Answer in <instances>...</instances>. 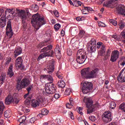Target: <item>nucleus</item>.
<instances>
[{"label":"nucleus","mask_w":125,"mask_h":125,"mask_svg":"<svg viewBox=\"0 0 125 125\" xmlns=\"http://www.w3.org/2000/svg\"><path fill=\"white\" fill-rule=\"evenodd\" d=\"M14 13H15V9H7L5 12V17L7 19H8L6 28V34L8 36L9 39H10L13 36L12 26L10 21L13 19Z\"/></svg>","instance_id":"1"},{"label":"nucleus","mask_w":125,"mask_h":125,"mask_svg":"<svg viewBox=\"0 0 125 125\" xmlns=\"http://www.w3.org/2000/svg\"><path fill=\"white\" fill-rule=\"evenodd\" d=\"M41 81L43 80H47L49 83L45 85V92L46 94H53L55 93L56 90L54 87V85L52 83H53V77L50 75H43L40 76Z\"/></svg>","instance_id":"2"},{"label":"nucleus","mask_w":125,"mask_h":125,"mask_svg":"<svg viewBox=\"0 0 125 125\" xmlns=\"http://www.w3.org/2000/svg\"><path fill=\"white\" fill-rule=\"evenodd\" d=\"M99 69L95 68L90 70V68H85L81 70V76L83 79H95L98 73Z\"/></svg>","instance_id":"3"},{"label":"nucleus","mask_w":125,"mask_h":125,"mask_svg":"<svg viewBox=\"0 0 125 125\" xmlns=\"http://www.w3.org/2000/svg\"><path fill=\"white\" fill-rule=\"evenodd\" d=\"M32 18L31 24L33 27L36 29V31H38L42 25H44L46 23L44 18L39 15V14L33 15Z\"/></svg>","instance_id":"4"},{"label":"nucleus","mask_w":125,"mask_h":125,"mask_svg":"<svg viewBox=\"0 0 125 125\" xmlns=\"http://www.w3.org/2000/svg\"><path fill=\"white\" fill-rule=\"evenodd\" d=\"M21 81L20 80H18L16 86V88L18 91L21 90L22 88H24L25 86H28L30 84V80L28 79L23 78L21 83H20Z\"/></svg>","instance_id":"5"},{"label":"nucleus","mask_w":125,"mask_h":125,"mask_svg":"<svg viewBox=\"0 0 125 125\" xmlns=\"http://www.w3.org/2000/svg\"><path fill=\"white\" fill-rule=\"evenodd\" d=\"M16 14L19 17H20V18H21L23 23H25L26 22V20H27V19L29 18V15H28V14L26 13L25 12V11L23 10L17 9Z\"/></svg>","instance_id":"6"},{"label":"nucleus","mask_w":125,"mask_h":125,"mask_svg":"<svg viewBox=\"0 0 125 125\" xmlns=\"http://www.w3.org/2000/svg\"><path fill=\"white\" fill-rule=\"evenodd\" d=\"M92 87V83L88 82H84L82 87V92H83L84 94H86L91 90Z\"/></svg>","instance_id":"7"},{"label":"nucleus","mask_w":125,"mask_h":125,"mask_svg":"<svg viewBox=\"0 0 125 125\" xmlns=\"http://www.w3.org/2000/svg\"><path fill=\"white\" fill-rule=\"evenodd\" d=\"M89 45L88 46V52L93 53L96 51V40L92 39L89 42Z\"/></svg>","instance_id":"8"},{"label":"nucleus","mask_w":125,"mask_h":125,"mask_svg":"<svg viewBox=\"0 0 125 125\" xmlns=\"http://www.w3.org/2000/svg\"><path fill=\"white\" fill-rule=\"evenodd\" d=\"M54 63L55 61L52 60L48 62V65L44 69V71H47L48 74H51L54 71Z\"/></svg>","instance_id":"9"},{"label":"nucleus","mask_w":125,"mask_h":125,"mask_svg":"<svg viewBox=\"0 0 125 125\" xmlns=\"http://www.w3.org/2000/svg\"><path fill=\"white\" fill-rule=\"evenodd\" d=\"M103 120L105 124H108L112 121V113L110 111L105 112L103 115Z\"/></svg>","instance_id":"10"},{"label":"nucleus","mask_w":125,"mask_h":125,"mask_svg":"<svg viewBox=\"0 0 125 125\" xmlns=\"http://www.w3.org/2000/svg\"><path fill=\"white\" fill-rule=\"evenodd\" d=\"M120 52L118 50H114L111 53L110 58V61L112 62H116L117 60L119 58Z\"/></svg>","instance_id":"11"},{"label":"nucleus","mask_w":125,"mask_h":125,"mask_svg":"<svg viewBox=\"0 0 125 125\" xmlns=\"http://www.w3.org/2000/svg\"><path fill=\"white\" fill-rule=\"evenodd\" d=\"M54 55V52L52 50L49 51L48 52H45L42 54H41L38 58V61H40L41 59H42V58H44V57H46V56H53Z\"/></svg>","instance_id":"12"},{"label":"nucleus","mask_w":125,"mask_h":125,"mask_svg":"<svg viewBox=\"0 0 125 125\" xmlns=\"http://www.w3.org/2000/svg\"><path fill=\"white\" fill-rule=\"evenodd\" d=\"M83 101L84 103H85L86 104V108H89L92 107V104H93V102H92V100L91 99V98L85 97L84 98Z\"/></svg>","instance_id":"13"},{"label":"nucleus","mask_w":125,"mask_h":125,"mask_svg":"<svg viewBox=\"0 0 125 125\" xmlns=\"http://www.w3.org/2000/svg\"><path fill=\"white\" fill-rule=\"evenodd\" d=\"M117 11L118 13L125 16V6L124 5H118L116 7Z\"/></svg>","instance_id":"14"},{"label":"nucleus","mask_w":125,"mask_h":125,"mask_svg":"<svg viewBox=\"0 0 125 125\" xmlns=\"http://www.w3.org/2000/svg\"><path fill=\"white\" fill-rule=\"evenodd\" d=\"M77 57H82L84 58H87L86 56V53L83 49H79L77 54Z\"/></svg>","instance_id":"15"},{"label":"nucleus","mask_w":125,"mask_h":125,"mask_svg":"<svg viewBox=\"0 0 125 125\" xmlns=\"http://www.w3.org/2000/svg\"><path fill=\"white\" fill-rule=\"evenodd\" d=\"M118 0H109L108 1H105L104 3V6H105V7H110L111 8H113L114 7V1H116Z\"/></svg>","instance_id":"16"},{"label":"nucleus","mask_w":125,"mask_h":125,"mask_svg":"<svg viewBox=\"0 0 125 125\" xmlns=\"http://www.w3.org/2000/svg\"><path fill=\"white\" fill-rule=\"evenodd\" d=\"M14 101V100L13 99V97H12V95L9 94L8 96V97L6 98L5 100V104L7 105H8L10 104L12 102H13Z\"/></svg>","instance_id":"17"},{"label":"nucleus","mask_w":125,"mask_h":125,"mask_svg":"<svg viewBox=\"0 0 125 125\" xmlns=\"http://www.w3.org/2000/svg\"><path fill=\"white\" fill-rule=\"evenodd\" d=\"M7 75L10 78H12L14 76V73L13 72V65L11 64L8 69Z\"/></svg>","instance_id":"18"},{"label":"nucleus","mask_w":125,"mask_h":125,"mask_svg":"<svg viewBox=\"0 0 125 125\" xmlns=\"http://www.w3.org/2000/svg\"><path fill=\"white\" fill-rule=\"evenodd\" d=\"M24 99H26L25 102L27 104H30V101L32 99V96L30 95L29 93H27L24 95Z\"/></svg>","instance_id":"19"},{"label":"nucleus","mask_w":125,"mask_h":125,"mask_svg":"<svg viewBox=\"0 0 125 125\" xmlns=\"http://www.w3.org/2000/svg\"><path fill=\"white\" fill-rule=\"evenodd\" d=\"M22 53V49L21 47H19L18 48H16L15 51H14V55L15 58L17 57V56L20 55Z\"/></svg>","instance_id":"20"},{"label":"nucleus","mask_w":125,"mask_h":125,"mask_svg":"<svg viewBox=\"0 0 125 125\" xmlns=\"http://www.w3.org/2000/svg\"><path fill=\"white\" fill-rule=\"evenodd\" d=\"M26 119H27L26 116H21L18 120V122H19V125H25V123H26Z\"/></svg>","instance_id":"21"},{"label":"nucleus","mask_w":125,"mask_h":125,"mask_svg":"<svg viewBox=\"0 0 125 125\" xmlns=\"http://www.w3.org/2000/svg\"><path fill=\"white\" fill-rule=\"evenodd\" d=\"M83 8L81 11L82 12L83 14L84 15H86L87 14V13H85L84 12L85 11V10H87V11H88V12H89V11H93V9H92V8L90 7H88V6H83Z\"/></svg>","instance_id":"22"},{"label":"nucleus","mask_w":125,"mask_h":125,"mask_svg":"<svg viewBox=\"0 0 125 125\" xmlns=\"http://www.w3.org/2000/svg\"><path fill=\"white\" fill-rule=\"evenodd\" d=\"M106 52V49L105 48V45H102L101 47V50L99 51L98 55L100 56H104Z\"/></svg>","instance_id":"23"},{"label":"nucleus","mask_w":125,"mask_h":125,"mask_svg":"<svg viewBox=\"0 0 125 125\" xmlns=\"http://www.w3.org/2000/svg\"><path fill=\"white\" fill-rule=\"evenodd\" d=\"M55 54L56 56H58V58H61V51H60V47L59 46H57L56 49H55Z\"/></svg>","instance_id":"24"},{"label":"nucleus","mask_w":125,"mask_h":125,"mask_svg":"<svg viewBox=\"0 0 125 125\" xmlns=\"http://www.w3.org/2000/svg\"><path fill=\"white\" fill-rule=\"evenodd\" d=\"M6 25V21H5V18L1 17L0 19V28H3L5 27Z\"/></svg>","instance_id":"25"},{"label":"nucleus","mask_w":125,"mask_h":125,"mask_svg":"<svg viewBox=\"0 0 125 125\" xmlns=\"http://www.w3.org/2000/svg\"><path fill=\"white\" fill-rule=\"evenodd\" d=\"M22 58L19 57L16 60V66L20 68L21 65H22Z\"/></svg>","instance_id":"26"},{"label":"nucleus","mask_w":125,"mask_h":125,"mask_svg":"<svg viewBox=\"0 0 125 125\" xmlns=\"http://www.w3.org/2000/svg\"><path fill=\"white\" fill-rule=\"evenodd\" d=\"M87 58H81V57H77L76 61L79 64H83L85 62V60Z\"/></svg>","instance_id":"27"},{"label":"nucleus","mask_w":125,"mask_h":125,"mask_svg":"<svg viewBox=\"0 0 125 125\" xmlns=\"http://www.w3.org/2000/svg\"><path fill=\"white\" fill-rule=\"evenodd\" d=\"M74 104H75L74 100L73 99L70 98L69 99V103L66 104V108H67V109H72V107L74 106Z\"/></svg>","instance_id":"28"},{"label":"nucleus","mask_w":125,"mask_h":125,"mask_svg":"<svg viewBox=\"0 0 125 125\" xmlns=\"http://www.w3.org/2000/svg\"><path fill=\"white\" fill-rule=\"evenodd\" d=\"M40 104L39 103V102L37 100H32L31 101V106L32 107H33V108H36V107H38V106H39Z\"/></svg>","instance_id":"29"},{"label":"nucleus","mask_w":125,"mask_h":125,"mask_svg":"<svg viewBox=\"0 0 125 125\" xmlns=\"http://www.w3.org/2000/svg\"><path fill=\"white\" fill-rule=\"evenodd\" d=\"M51 49H52V45H49L42 49L41 50V52H46V51H48V50H50Z\"/></svg>","instance_id":"30"},{"label":"nucleus","mask_w":125,"mask_h":125,"mask_svg":"<svg viewBox=\"0 0 125 125\" xmlns=\"http://www.w3.org/2000/svg\"><path fill=\"white\" fill-rule=\"evenodd\" d=\"M36 100L39 104H42V103H43L44 102V98L42 96H39L37 97Z\"/></svg>","instance_id":"31"},{"label":"nucleus","mask_w":125,"mask_h":125,"mask_svg":"<svg viewBox=\"0 0 125 125\" xmlns=\"http://www.w3.org/2000/svg\"><path fill=\"white\" fill-rule=\"evenodd\" d=\"M3 110H4V104L2 102H0V116L3 114Z\"/></svg>","instance_id":"32"},{"label":"nucleus","mask_w":125,"mask_h":125,"mask_svg":"<svg viewBox=\"0 0 125 125\" xmlns=\"http://www.w3.org/2000/svg\"><path fill=\"white\" fill-rule=\"evenodd\" d=\"M58 85L59 87L63 88L65 87V85H66V84L65 83V82L63 81V80H60L58 82Z\"/></svg>","instance_id":"33"},{"label":"nucleus","mask_w":125,"mask_h":125,"mask_svg":"<svg viewBox=\"0 0 125 125\" xmlns=\"http://www.w3.org/2000/svg\"><path fill=\"white\" fill-rule=\"evenodd\" d=\"M6 77V75L5 73H3L1 74V76L0 77V81L1 82V84H3V82L5 80V78Z\"/></svg>","instance_id":"34"},{"label":"nucleus","mask_w":125,"mask_h":125,"mask_svg":"<svg viewBox=\"0 0 125 125\" xmlns=\"http://www.w3.org/2000/svg\"><path fill=\"white\" fill-rule=\"evenodd\" d=\"M20 109L21 110V111H22V112H23L24 114H26L27 113H29V112H30V109L29 108H27L22 106L20 107Z\"/></svg>","instance_id":"35"},{"label":"nucleus","mask_w":125,"mask_h":125,"mask_svg":"<svg viewBox=\"0 0 125 125\" xmlns=\"http://www.w3.org/2000/svg\"><path fill=\"white\" fill-rule=\"evenodd\" d=\"M119 63L121 66H122V67H124V66H125V57H122L121 58Z\"/></svg>","instance_id":"36"},{"label":"nucleus","mask_w":125,"mask_h":125,"mask_svg":"<svg viewBox=\"0 0 125 125\" xmlns=\"http://www.w3.org/2000/svg\"><path fill=\"white\" fill-rule=\"evenodd\" d=\"M11 113L9 110H6L4 113V116L5 118H10Z\"/></svg>","instance_id":"37"},{"label":"nucleus","mask_w":125,"mask_h":125,"mask_svg":"<svg viewBox=\"0 0 125 125\" xmlns=\"http://www.w3.org/2000/svg\"><path fill=\"white\" fill-rule=\"evenodd\" d=\"M120 110H121L122 112H125V103L122 104L119 106Z\"/></svg>","instance_id":"38"},{"label":"nucleus","mask_w":125,"mask_h":125,"mask_svg":"<svg viewBox=\"0 0 125 125\" xmlns=\"http://www.w3.org/2000/svg\"><path fill=\"white\" fill-rule=\"evenodd\" d=\"M71 88H66L65 91H64V94L65 95H70V93H71Z\"/></svg>","instance_id":"39"},{"label":"nucleus","mask_w":125,"mask_h":125,"mask_svg":"<svg viewBox=\"0 0 125 125\" xmlns=\"http://www.w3.org/2000/svg\"><path fill=\"white\" fill-rule=\"evenodd\" d=\"M116 106H117V104L115 102H110V107L111 109H115V108H116Z\"/></svg>","instance_id":"40"},{"label":"nucleus","mask_w":125,"mask_h":125,"mask_svg":"<svg viewBox=\"0 0 125 125\" xmlns=\"http://www.w3.org/2000/svg\"><path fill=\"white\" fill-rule=\"evenodd\" d=\"M54 28L55 31H58L61 28V25L59 23H57L54 25Z\"/></svg>","instance_id":"41"},{"label":"nucleus","mask_w":125,"mask_h":125,"mask_svg":"<svg viewBox=\"0 0 125 125\" xmlns=\"http://www.w3.org/2000/svg\"><path fill=\"white\" fill-rule=\"evenodd\" d=\"M109 22L114 26H117V25H118V22H117V21L115 20H110Z\"/></svg>","instance_id":"42"},{"label":"nucleus","mask_w":125,"mask_h":125,"mask_svg":"<svg viewBox=\"0 0 125 125\" xmlns=\"http://www.w3.org/2000/svg\"><path fill=\"white\" fill-rule=\"evenodd\" d=\"M41 113L44 116H46V115L48 114V110H47V109H42Z\"/></svg>","instance_id":"43"},{"label":"nucleus","mask_w":125,"mask_h":125,"mask_svg":"<svg viewBox=\"0 0 125 125\" xmlns=\"http://www.w3.org/2000/svg\"><path fill=\"white\" fill-rule=\"evenodd\" d=\"M11 61V59L10 58H7L6 59V62L5 63V66H7L8 65H9V63H10Z\"/></svg>","instance_id":"44"},{"label":"nucleus","mask_w":125,"mask_h":125,"mask_svg":"<svg viewBox=\"0 0 125 125\" xmlns=\"http://www.w3.org/2000/svg\"><path fill=\"white\" fill-rule=\"evenodd\" d=\"M110 54L111 51H110V50H107L106 51V55L104 57L105 59H108V58L110 57Z\"/></svg>","instance_id":"45"},{"label":"nucleus","mask_w":125,"mask_h":125,"mask_svg":"<svg viewBox=\"0 0 125 125\" xmlns=\"http://www.w3.org/2000/svg\"><path fill=\"white\" fill-rule=\"evenodd\" d=\"M73 5L76 7H78V6H82V2L77 1H76V4H74Z\"/></svg>","instance_id":"46"},{"label":"nucleus","mask_w":125,"mask_h":125,"mask_svg":"<svg viewBox=\"0 0 125 125\" xmlns=\"http://www.w3.org/2000/svg\"><path fill=\"white\" fill-rule=\"evenodd\" d=\"M84 31L82 30H80V33H79V36L81 37V38H83V37L84 36V34H85Z\"/></svg>","instance_id":"47"},{"label":"nucleus","mask_w":125,"mask_h":125,"mask_svg":"<svg viewBox=\"0 0 125 125\" xmlns=\"http://www.w3.org/2000/svg\"><path fill=\"white\" fill-rule=\"evenodd\" d=\"M98 26L99 27H106V24L102 21H98Z\"/></svg>","instance_id":"48"},{"label":"nucleus","mask_w":125,"mask_h":125,"mask_svg":"<svg viewBox=\"0 0 125 125\" xmlns=\"http://www.w3.org/2000/svg\"><path fill=\"white\" fill-rule=\"evenodd\" d=\"M119 26L120 29H124V28H125V23L121 21L119 23Z\"/></svg>","instance_id":"49"},{"label":"nucleus","mask_w":125,"mask_h":125,"mask_svg":"<svg viewBox=\"0 0 125 125\" xmlns=\"http://www.w3.org/2000/svg\"><path fill=\"white\" fill-rule=\"evenodd\" d=\"M54 15L55 17L58 18L59 17V12L57 10H55L53 11Z\"/></svg>","instance_id":"50"},{"label":"nucleus","mask_w":125,"mask_h":125,"mask_svg":"<svg viewBox=\"0 0 125 125\" xmlns=\"http://www.w3.org/2000/svg\"><path fill=\"white\" fill-rule=\"evenodd\" d=\"M89 119L90 121H91V122H95V121L96 120V118L93 116H90L89 117Z\"/></svg>","instance_id":"51"},{"label":"nucleus","mask_w":125,"mask_h":125,"mask_svg":"<svg viewBox=\"0 0 125 125\" xmlns=\"http://www.w3.org/2000/svg\"><path fill=\"white\" fill-rule=\"evenodd\" d=\"M36 121V118L35 117H32L30 119L29 122L31 123V124H34V123H35Z\"/></svg>","instance_id":"52"},{"label":"nucleus","mask_w":125,"mask_h":125,"mask_svg":"<svg viewBox=\"0 0 125 125\" xmlns=\"http://www.w3.org/2000/svg\"><path fill=\"white\" fill-rule=\"evenodd\" d=\"M78 112L79 114H80V115H83V108H82V107H79Z\"/></svg>","instance_id":"53"},{"label":"nucleus","mask_w":125,"mask_h":125,"mask_svg":"<svg viewBox=\"0 0 125 125\" xmlns=\"http://www.w3.org/2000/svg\"><path fill=\"white\" fill-rule=\"evenodd\" d=\"M32 88H33V86L32 85H30L26 88V90L28 91V93H30V91L32 90Z\"/></svg>","instance_id":"54"},{"label":"nucleus","mask_w":125,"mask_h":125,"mask_svg":"<svg viewBox=\"0 0 125 125\" xmlns=\"http://www.w3.org/2000/svg\"><path fill=\"white\" fill-rule=\"evenodd\" d=\"M69 117L70 118V119L71 120H74V114L72 113V112H69Z\"/></svg>","instance_id":"55"},{"label":"nucleus","mask_w":125,"mask_h":125,"mask_svg":"<svg viewBox=\"0 0 125 125\" xmlns=\"http://www.w3.org/2000/svg\"><path fill=\"white\" fill-rule=\"evenodd\" d=\"M54 97L55 99H58L60 97V95L58 93L55 94Z\"/></svg>","instance_id":"56"},{"label":"nucleus","mask_w":125,"mask_h":125,"mask_svg":"<svg viewBox=\"0 0 125 125\" xmlns=\"http://www.w3.org/2000/svg\"><path fill=\"white\" fill-rule=\"evenodd\" d=\"M44 45H45L44 43H41L38 45V48H42V46H44Z\"/></svg>","instance_id":"57"},{"label":"nucleus","mask_w":125,"mask_h":125,"mask_svg":"<svg viewBox=\"0 0 125 125\" xmlns=\"http://www.w3.org/2000/svg\"><path fill=\"white\" fill-rule=\"evenodd\" d=\"M67 53L69 56H71V55H72V50L70 49H68L67 50Z\"/></svg>","instance_id":"58"},{"label":"nucleus","mask_w":125,"mask_h":125,"mask_svg":"<svg viewBox=\"0 0 125 125\" xmlns=\"http://www.w3.org/2000/svg\"><path fill=\"white\" fill-rule=\"evenodd\" d=\"M101 45H102V42H98L97 43V48H100V47H101Z\"/></svg>","instance_id":"59"},{"label":"nucleus","mask_w":125,"mask_h":125,"mask_svg":"<svg viewBox=\"0 0 125 125\" xmlns=\"http://www.w3.org/2000/svg\"><path fill=\"white\" fill-rule=\"evenodd\" d=\"M111 38L112 39H114V41H117V40H118V37H117V35H112L111 36Z\"/></svg>","instance_id":"60"},{"label":"nucleus","mask_w":125,"mask_h":125,"mask_svg":"<svg viewBox=\"0 0 125 125\" xmlns=\"http://www.w3.org/2000/svg\"><path fill=\"white\" fill-rule=\"evenodd\" d=\"M57 76L58 77V79H60L61 80H62V79H63V75H57Z\"/></svg>","instance_id":"61"},{"label":"nucleus","mask_w":125,"mask_h":125,"mask_svg":"<svg viewBox=\"0 0 125 125\" xmlns=\"http://www.w3.org/2000/svg\"><path fill=\"white\" fill-rule=\"evenodd\" d=\"M43 116H44L43 114H42V113L41 112V113H40L39 114H38V115H37V117H38V118H42V117H43Z\"/></svg>","instance_id":"62"},{"label":"nucleus","mask_w":125,"mask_h":125,"mask_svg":"<svg viewBox=\"0 0 125 125\" xmlns=\"http://www.w3.org/2000/svg\"><path fill=\"white\" fill-rule=\"evenodd\" d=\"M34 8H35V11H38V10H39V6H38V5H35V6H34Z\"/></svg>","instance_id":"63"},{"label":"nucleus","mask_w":125,"mask_h":125,"mask_svg":"<svg viewBox=\"0 0 125 125\" xmlns=\"http://www.w3.org/2000/svg\"><path fill=\"white\" fill-rule=\"evenodd\" d=\"M61 35H62V36H64V35H65V31H64V30L62 29L61 30Z\"/></svg>","instance_id":"64"}]
</instances>
